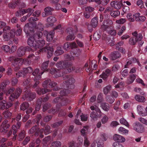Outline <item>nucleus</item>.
<instances>
[{"instance_id":"nucleus-1","label":"nucleus","mask_w":147,"mask_h":147,"mask_svg":"<svg viewBox=\"0 0 147 147\" xmlns=\"http://www.w3.org/2000/svg\"><path fill=\"white\" fill-rule=\"evenodd\" d=\"M42 32H37L36 34L28 38V45L34 49H40V52L43 51L44 48H41L45 45V41L42 39Z\"/></svg>"},{"instance_id":"nucleus-2","label":"nucleus","mask_w":147,"mask_h":147,"mask_svg":"<svg viewBox=\"0 0 147 147\" xmlns=\"http://www.w3.org/2000/svg\"><path fill=\"white\" fill-rule=\"evenodd\" d=\"M49 63V61H46L42 63L41 69V70L42 72H40L39 69H35L32 73L33 75L35 76L34 80L35 84L33 86V88L36 87L39 84V82L38 80L41 78V76L44 72L46 70ZM47 70L48 71V70L47 69Z\"/></svg>"},{"instance_id":"nucleus-3","label":"nucleus","mask_w":147,"mask_h":147,"mask_svg":"<svg viewBox=\"0 0 147 147\" xmlns=\"http://www.w3.org/2000/svg\"><path fill=\"white\" fill-rule=\"evenodd\" d=\"M34 55H30L28 57L27 60L21 58H16L14 57H10L9 60L11 61L13 60L12 64L15 67L14 69L17 70L20 68V66L23 63L26 64H28L30 62V61L29 59L32 57L33 58L34 57Z\"/></svg>"},{"instance_id":"nucleus-4","label":"nucleus","mask_w":147,"mask_h":147,"mask_svg":"<svg viewBox=\"0 0 147 147\" xmlns=\"http://www.w3.org/2000/svg\"><path fill=\"white\" fill-rule=\"evenodd\" d=\"M10 29V28L9 26H5L3 29V39L5 41H8L11 38L14 37L15 35V30L14 29L11 30L9 33L8 32Z\"/></svg>"},{"instance_id":"nucleus-5","label":"nucleus","mask_w":147,"mask_h":147,"mask_svg":"<svg viewBox=\"0 0 147 147\" xmlns=\"http://www.w3.org/2000/svg\"><path fill=\"white\" fill-rule=\"evenodd\" d=\"M34 10L31 8H28L26 9H21L18 11L16 13V16H19L21 15L28 13V14L25 16H24L21 19V21L22 22H24L26 20L27 18L29 17L33 13Z\"/></svg>"},{"instance_id":"nucleus-6","label":"nucleus","mask_w":147,"mask_h":147,"mask_svg":"<svg viewBox=\"0 0 147 147\" xmlns=\"http://www.w3.org/2000/svg\"><path fill=\"white\" fill-rule=\"evenodd\" d=\"M14 89L13 88H11L8 90L5 93L6 95H8L9 94H11L9 97V99L11 101L13 100L15 98H18L20 95L21 92V89L20 88H18L15 91V94L14 93L12 94L14 91Z\"/></svg>"},{"instance_id":"nucleus-7","label":"nucleus","mask_w":147,"mask_h":147,"mask_svg":"<svg viewBox=\"0 0 147 147\" xmlns=\"http://www.w3.org/2000/svg\"><path fill=\"white\" fill-rule=\"evenodd\" d=\"M56 66L59 69H62L66 67V69L67 70V72H71L72 70H74L75 67H74L72 65H65V64L63 62L60 61L57 63L56 64Z\"/></svg>"},{"instance_id":"nucleus-8","label":"nucleus","mask_w":147,"mask_h":147,"mask_svg":"<svg viewBox=\"0 0 147 147\" xmlns=\"http://www.w3.org/2000/svg\"><path fill=\"white\" fill-rule=\"evenodd\" d=\"M97 101L98 103H101L100 107L104 111H107L109 110V105L105 102H102L103 101V100L101 98V94L98 95L97 98Z\"/></svg>"},{"instance_id":"nucleus-9","label":"nucleus","mask_w":147,"mask_h":147,"mask_svg":"<svg viewBox=\"0 0 147 147\" xmlns=\"http://www.w3.org/2000/svg\"><path fill=\"white\" fill-rule=\"evenodd\" d=\"M34 26L33 24L29 23L26 24L24 28V31L27 36L31 35L33 30V27Z\"/></svg>"},{"instance_id":"nucleus-10","label":"nucleus","mask_w":147,"mask_h":147,"mask_svg":"<svg viewBox=\"0 0 147 147\" xmlns=\"http://www.w3.org/2000/svg\"><path fill=\"white\" fill-rule=\"evenodd\" d=\"M113 24V21L111 20H107L104 21L101 25V28L104 30H106L110 27H113L112 25Z\"/></svg>"},{"instance_id":"nucleus-11","label":"nucleus","mask_w":147,"mask_h":147,"mask_svg":"<svg viewBox=\"0 0 147 147\" xmlns=\"http://www.w3.org/2000/svg\"><path fill=\"white\" fill-rule=\"evenodd\" d=\"M32 50L30 48L28 47L26 48L22 47L18 50V54L19 57H22L25 53L26 51H30Z\"/></svg>"},{"instance_id":"nucleus-12","label":"nucleus","mask_w":147,"mask_h":147,"mask_svg":"<svg viewBox=\"0 0 147 147\" xmlns=\"http://www.w3.org/2000/svg\"><path fill=\"white\" fill-rule=\"evenodd\" d=\"M110 5L112 7H113L115 9H119L122 7L123 4L121 1H114L111 3Z\"/></svg>"},{"instance_id":"nucleus-13","label":"nucleus","mask_w":147,"mask_h":147,"mask_svg":"<svg viewBox=\"0 0 147 147\" xmlns=\"http://www.w3.org/2000/svg\"><path fill=\"white\" fill-rule=\"evenodd\" d=\"M113 140L117 142L123 143L125 142V139L123 136L115 134L113 136Z\"/></svg>"},{"instance_id":"nucleus-14","label":"nucleus","mask_w":147,"mask_h":147,"mask_svg":"<svg viewBox=\"0 0 147 147\" xmlns=\"http://www.w3.org/2000/svg\"><path fill=\"white\" fill-rule=\"evenodd\" d=\"M9 126V124L8 123L7 121H3L1 126L0 131L1 132L5 133L7 131V129Z\"/></svg>"},{"instance_id":"nucleus-15","label":"nucleus","mask_w":147,"mask_h":147,"mask_svg":"<svg viewBox=\"0 0 147 147\" xmlns=\"http://www.w3.org/2000/svg\"><path fill=\"white\" fill-rule=\"evenodd\" d=\"M12 105V104L10 102L6 103L5 100L0 102V107L2 109H6L9 108Z\"/></svg>"},{"instance_id":"nucleus-16","label":"nucleus","mask_w":147,"mask_h":147,"mask_svg":"<svg viewBox=\"0 0 147 147\" xmlns=\"http://www.w3.org/2000/svg\"><path fill=\"white\" fill-rule=\"evenodd\" d=\"M43 33L45 35L47 36V40L48 41L50 42L52 40L54 34L53 31H50L48 33L47 31H45L43 32Z\"/></svg>"},{"instance_id":"nucleus-17","label":"nucleus","mask_w":147,"mask_h":147,"mask_svg":"<svg viewBox=\"0 0 147 147\" xmlns=\"http://www.w3.org/2000/svg\"><path fill=\"white\" fill-rule=\"evenodd\" d=\"M144 107L140 105H138V115L141 116H146V113L144 110Z\"/></svg>"},{"instance_id":"nucleus-18","label":"nucleus","mask_w":147,"mask_h":147,"mask_svg":"<svg viewBox=\"0 0 147 147\" xmlns=\"http://www.w3.org/2000/svg\"><path fill=\"white\" fill-rule=\"evenodd\" d=\"M53 9L49 7L45 8L44 9L45 12L42 13V16L43 17H46L51 14V12L53 11Z\"/></svg>"},{"instance_id":"nucleus-19","label":"nucleus","mask_w":147,"mask_h":147,"mask_svg":"<svg viewBox=\"0 0 147 147\" xmlns=\"http://www.w3.org/2000/svg\"><path fill=\"white\" fill-rule=\"evenodd\" d=\"M50 81H51L50 80H47L45 81L43 84V87H47V84L49 83V84L48 85V87L49 88H52L56 86V84L54 82H50Z\"/></svg>"},{"instance_id":"nucleus-20","label":"nucleus","mask_w":147,"mask_h":147,"mask_svg":"<svg viewBox=\"0 0 147 147\" xmlns=\"http://www.w3.org/2000/svg\"><path fill=\"white\" fill-rule=\"evenodd\" d=\"M81 133L82 135L84 136L86 135L87 132H90L89 127L88 125H86L83 127V128L81 130Z\"/></svg>"},{"instance_id":"nucleus-21","label":"nucleus","mask_w":147,"mask_h":147,"mask_svg":"<svg viewBox=\"0 0 147 147\" xmlns=\"http://www.w3.org/2000/svg\"><path fill=\"white\" fill-rule=\"evenodd\" d=\"M46 49L47 51V57L49 58L50 57L53 55V49L52 47H46L45 49V51H46Z\"/></svg>"},{"instance_id":"nucleus-22","label":"nucleus","mask_w":147,"mask_h":147,"mask_svg":"<svg viewBox=\"0 0 147 147\" xmlns=\"http://www.w3.org/2000/svg\"><path fill=\"white\" fill-rule=\"evenodd\" d=\"M110 70L109 69H107L104 72H103L100 75V77L103 79H105L107 78L110 74Z\"/></svg>"},{"instance_id":"nucleus-23","label":"nucleus","mask_w":147,"mask_h":147,"mask_svg":"<svg viewBox=\"0 0 147 147\" xmlns=\"http://www.w3.org/2000/svg\"><path fill=\"white\" fill-rule=\"evenodd\" d=\"M120 57V55L118 52H115L112 53L110 56L111 59L112 60L116 59Z\"/></svg>"},{"instance_id":"nucleus-24","label":"nucleus","mask_w":147,"mask_h":147,"mask_svg":"<svg viewBox=\"0 0 147 147\" xmlns=\"http://www.w3.org/2000/svg\"><path fill=\"white\" fill-rule=\"evenodd\" d=\"M118 131L119 133L125 135H127L129 132L128 130L122 127L119 128Z\"/></svg>"},{"instance_id":"nucleus-25","label":"nucleus","mask_w":147,"mask_h":147,"mask_svg":"<svg viewBox=\"0 0 147 147\" xmlns=\"http://www.w3.org/2000/svg\"><path fill=\"white\" fill-rule=\"evenodd\" d=\"M105 30L107 31L108 33L111 35L115 36L116 34V31L114 29V27H110Z\"/></svg>"},{"instance_id":"nucleus-26","label":"nucleus","mask_w":147,"mask_h":147,"mask_svg":"<svg viewBox=\"0 0 147 147\" xmlns=\"http://www.w3.org/2000/svg\"><path fill=\"white\" fill-rule=\"evenodd\" d=\"M136 79V76L134 74L131 75L127 79V82L128 84L132 83Z\"/></svg>"},{"instance_id":"nucleus-27","label":"nucleus","mask_w":147,"mask_h":147,"mask_svg":"<svg viewBox=\"0 0 147 147\" xmlns=\"http://www.w3.org/2000/svg\"><path fill=\"white\" fill-rule=\"evenodd\" d=\"M65 80H67L69 83L70 84H72L75 82V80L71 76H68V75L65 76Z\"/></svg>"},{"instance_id":"nucleus-28","label":"nucleus","mask_w":147,"mask_h":147,"mask_svg":"<svg viewBox=\"0 0 147 147\" xmlns=\"http://www.w3.org/2000/svg\"><path fill=\"white\" fill-rule=\"evenodd\" d=\"M124 42L123 41H121L118 43L116 45L117 47V49L118 48V49L121 52L123 53L125 52V50L123 49L122 48L119 47V46H121L123 45Z\"/></svg>"},{"instance_id":"nucleus-29","label":"nucleus","mask_w":147,"mask_h":147,"mask_svg":"<svg viewBox=\"0 0 147 147\" xmlns=\"http://www.w3.org/2000/svg\"><path fill=\"white\" fill-rule=\"evenodd\" d=\"M57 21V19L55 18L52 16L49 17L47 19V22L49 24H52Z\"/></svg>"},{"instance_id":"nucleus-30","label":"nucleus","mask_w":147,"mask_h":147,"mask_svg":"<svg viewBox=\"0 0 147 147\" xmlns=\"http://www.w3.org/2000/svg\"><path fill=\"white\" fill-rule=\"evenodd\" d=\"M98 19L97 18H94L92 19L91 21V25L94 28L96 27L98 24Z\"/></svg>"},{"instance_id":"nucleus-31","label":"nucleus","mask_w":147,"mask_h":147,"mask_svg":"<svg viewBox=\"0 0 147 147\" xmlns=\"http://www.w3.org/2000/svg\"><path fill=\"white\" fill-rule=\"evenodd\" d=\"M32 69L30 67L24 68L23 70V73H24L25 75L27 74L32 72Z\"/></svg>"},{"instance_id":"nucleus-32","label":"nucleus","mask_w":147,"mask_h":147,"mask_svg":"<svg viewBox=\"0 0 147 147\" xmlns=\"http://www.w3.org/2000/svg\"><path fill=\"white\" fill-rule=\"evenodd\" d=\"M110 14L112 16L115 18L120 15V13L118 11H113L111 12Z\"/></svg>"},{"instance_id":"nucleus-33","label":"nucleus","mask_w":147,"mask_h":147,"mask_svg":"<svg viewBox=\"0 0 147 147\" xmlns=\"http://www.w3.org/2000/svg\"><path fill=\"white\" fill-rule=\"evenodd\" d=\"M106 100L107 102L112 103L114 101L115 99L113 97L109 96H107L106 97Z\"/></svg>"},{"instance_id":"nucleus-34","label":"nucleus","mask_w":147,"mask_h":147,"mask_svg":"<svg viewBox=\"0 0 147 147\" xmlns=\"http://www.w3.org/2000/svg\"><path fill=\"white\" fill-rule=\"evenodd\" d=\"M49 91V90H48V89L45 90V89H41L40 88H39L38 89L37 92L38 94L40 95L42 94H45Z\"/></svg>"},{"instance_id":"nucleus-35","label":"nucleus","mask_w":147,"mask_h":147,"mask_svg":"<svg viewBox=\"0 0 147 147\" xmlns=\"http://www.w3.org/2000/svg\"><path fill=\"white\" fill-rule=\"evenodd\" d=\"M120 122L122 124L128 127H129V125L128 122L123 118H121L120 119Z\"/></svg>"},{"instance_id":"nucleus-36","label":"nucleus","mask_w":147,"mask_h":147,"mask_svg":"<svg viewBox=\"0 0 147 147\" xmlns=\"http://www.w3.org/2000/svg\"><path fill=\"white\" fill-rule=\"evenodd\" d=\"M82 50L78 48L74 50L73 51V54L76 56L77 57L81 53Z\"/></svg>"},{"instance_id":"nucleus-37","label":"nucleus","mask_w":147,"mask_h":147,"mask_svg":"<svg viewBox=\"0 0 147 147\" xmlns=\"http://www.w3.org/2000/svg\"><path fill=\"white\" fill-rule=\"evenodd\" d=\"M29 107V104L27 102H25L22 104L20 106V109L23 111L25 110Z\"/></svg>"},{"instance_id":"nucleus-38","label":"nucleus","mask_w":147,"mask_h":147,"mask_svg":"<svg viewBox=\"0 0 147 147\" xmlns=\"http://www.w3.org/2000/svg\"><path fill=\"white\" fill-rule=\"evenodd\" d=\"M111 89V86L110 85H108L105 87L103 90V92L104 94H107L110 90Z\"/></svg>"},{"instance_id":"nucleus-39","label":"nucleus","mask_w":147,"mask_h":147,"mask_svg":"<svg viewBox=\"0 0 147 147\" xmlns=\"http://www.w3.org/2000/svg\"><path fill=\"white\" fill-rule=\"evenodd\" d=\"M63 51L61 49L60 47H58L57 48V50L55 51V54L56 55H59L63 54Z\"/></svg>"},{"instance_id":"nucleus-40","label":"nucleus","mask_w":147,"mask_h":147,"mask_svg":"<svg viewBox=\"0 0 147 147\" xmlns=\"http://www.w3.org/2000/svg\"><path fill=\"white\" fill-rule=\"evenodd\" d=\"M80 146V144H78L72 141L69 143V147H79Z\"/></svg>"},{"instance_id":"nucleus-41","label":"nucleus","mask_w":147,"mask_h":147,"mask_svg":"<svg viewBox=\"0 0 147 147\" xmlns=\"http://www.w3.org/2000/svg\"><path fill=\"white\" fill-rule=\"evenodd\" d=\"M100 34L99 32H95L93 35L94 38L96 40H98L100 38Z\"/></svg>"},{"instance_id":"nucleus-42","label":"nucleus","mask_w":147,"mask_h":147,"mask_svg":"<svg viewBox=\"0 0 147 147\" xmlns=\"http://www.w3.org/2000/svg\"><path fill=\"white\" fill-rule=\"evenodd\" d=\"M126 20L125 18H121L116 21V23L118 24H123L125 22Z\"/></svg>"},{"instance_id":"nucleus-43","label":"nucleus","mask_w":147,"mask_h":147,"mask_svg":"<svg viewBox=\"0 0 147 147\" xmlns=\"http://www.w3.org/2000/svg\"><path fill=\"white\" fill-rule=\"evenodd\" d=\"M91 109L92 110H95L97 113L99 114L101 112L99 108L96 105L91 106L90 107Z\"/></svg>"},{"instance_id":"nucleus-44","label":"nucleus","mask_w":147,"mask_h":147,"mask_svg":"<svg viewBox=\"0 0 147 147\" xmlns=\"http://www.w3.org/2000/svg\"><path fill=\"white\" fill-rule=\"evenodd\" d=\"M100 115V116H98L99 117H100L101 116ZM90 117L94 120H96L97 119V118L98 117L97 115L96 114L94 111L92 112L90 114Z\"/></svg>"},{"instance_id":"nucleus-45","label":"nucleus","mask_w":147,"mask_h":147,"mask_svg":"<svg viewBox=\"0 0 147 147\" xmlns=\"http://www.w3.org/2000/svg\"><path fill=\"white\" fill-rule=\"evenodd\" d=\"M61 146L60 142L57 141L52 143L51 147H60Z\"/></svg>"},{"instance_id":"nucleus-46","label":"nucleus","mask_w":147,"mask_h":147,"mask_svg":"<svg viewBox=\"0 0 147 147\" xmlns=\"http://www.w3.org/2000/svg\"><path fill=\"white\" fill-rule=\"evenodd\" d=\"M142 38V35L140 33L138 34V44H139L140 46H141L144 43L143 41L141 40Z\"/></svg>"},{"instance_id":"nucleus-47","label":"nucleus","mask_w":147,"mask_h":147,"mask_svg":"<svg viewBox=\"0 0 147 147\" xmlns=\"http://www.w3.org/2000/svg\"><path fill=\"white\" fill-rule=\"evenodd\" d=\"M96 143L97 144V147H103V143L102 140H100L99 138H98L96 140Z\"/></svg>"},{"instance_id":"nucleus-48","label":"nucleus","mask_w":147,"mask_h":147,"mask_svg":"<svg viewBox=\"0 0 147 147\" xmlns=\"http://www.w3.org/2000/svg\"><path fill=\"white\" fill-rule=\"evenodd\" d=\"M109 119V117L105 115L102 118L101 121L102 124H105L108 122Z\"/></svg>"},{"instance_id":"nucleus-49","label":"nucleus","mask_w":147,"mask_h":147,"mask_svg":"<svg viewBox=\"0 0 147 147\" xmlns=\"http://www.w3.org/2000/svg\"><path fill=\"white\" fill-rule=\"evenodd\" d=\"M126 28L125 26H123L121 29L118 32L117 34L119 36L121 35L123 32L126 30Z\"/></svg>"},{"instance_id":"nucleus-50","label":"nucleus","mask_w":147,"mask_h":147,"mask_svg":"<svg viewBox=\"0 0 147 147\" xmlns=\"http://www.w3.org/2000/svg\"><path fill=\"white\" fill-rule=\"evenodd\" d=\"M4 116L6 118L10 117L11 115V113L8 111H5L3 114Z\"/></svg>"},{"instance_id":"nucleus-51","label":"nucleus","mask_w":147,"mask_h":147,"mask_svg":"<svg viewBox=\"0 0 147 147\" xmlns=\"http://www.w3.org/2000/svg\"><path fill=\"white\" fill-rule=\"evenodd\" d=\"M144 131V126L143 125L138 123V132L142 133Z\"/></svg>"},{"instance_id":"nucleus-52","label":"nucleus","mask_w":147,"mask_h":147,"mask_svg":"<svg viewBox=\"0 0 147 147\" xmlns=\"http://www.w3.org/2000/svg\"><path fill=\"white\" fill-rule=\"evenodd\" d=\"M126 17L130 22H133L135 21L134 18L132 17V15L131 13H128L126 16Z\"/></svg>"},{"instance_id":"nucleus-53","label":"nucleus","mask_w":147,"mask_h":147,"mask_svg":"<svg viewBox=\"0 0 147 147\" xmlns=\"http://www.w3.org/2000/svg\"><path fill=\"white\" fill-rule=\"evenodd\" d=\"M75 38V36L73 33L71 32V34L68 36L67 37V40H72Z\"/></svg>"},{"instance_id":"nucleus-54","label":"nucleus","mask_w":147,"mask_h":147,"mask_svg":"<svg viewBox=\"0 0 147 147\" xmlns=\"http://www.w3.org/2000/svg\"><path fill=\"white\" fill-rule=\"evenodd\" d=\"M138 40V39L135 38H131L129 40V43L131 45H133L135 44Z\"/></svg>"},{"instance_id":"nucleus-55","label":"nucleus","mask_w":147,"mask_h":147,"mask_svg":"<svg viewBox=\"0 0 147 147\" xmlns=\"http://www.w3.org/2000/svg\"><path fill=\"white\" fill-rule=\"evenodd\" d=\"M77 47L78 46L80 48H83L84 47V44L83 42L79 40H76Z\"/></svg>"},{"instance_id":"nucleus-56","label":"nucleus","mask_w":147,"mask_h":147,"mask_svg":"<svg viewBox=\"0 0 147 147\" xmlns=\"http://www.w3.org/2000/svg\"><path fill=\"white\" fill-rule=\"evenodd\" d=\"M1 49L5 52H9L10 50V48L9 46L7 45H4L1 47Z\"/></svg>"},{"instance_id":"nucleus-57","label":"nucleus","mask_w":147,"mask_h":147,"mask_svg":"<svg viewBox=\"0 0 147 147\" xmlns=\"http://www.w3.org/2000/svg\"><path fill=\"white\" fill-rule=\"evenodd\" d=\"M138 84H140L141 87L143 88L145 87L146 85L142 79L138 77Z\"/></svg>"},{"instance_id":"nucleus-58","label":"nucleus","mask_w":147,"mask_h":147,"mask_svg":"<svg viewBox=\"0 0 147 147\" xmlns=\"http://www.w3.org/2000/svg\"><path fill=\"white\" fill-rule=\"evenodd\" d=\"M42 100V99L40 98L38 99L37 100L38 102V105L36 107L35 110L38 111L39 110L41 106V101Z\"/></svg>"},{"instance_id":"nucleus-59","label":"nucleus","mask_w":147,"mask_h":147,"mask_svg":"<svg viewBox=\"0 0 147 147\" xmlns=\"http://www.w3.org/2000/svg\"><path fill=\"white\" fill-rule=\"evenodd\" d=\"M112 147H124V146L121 144L115 142L113 144Z\"/></svg>"},{"instance_id":"nucleus-60","label":"nucleus","mask_w":147,"mask_h":147,"mask_svg":"<svg viewBox=\"0 0 147 147\" xmlns=\"http://www.w3.org/2000/svg\"><path fill=\"white\" fill-rule=\"evenodd\" d=\"M124 83L123 82H121L119 84H118L115 86V87L116 88H119L121 90L123 89V87Z\"/></svg>"},{"instance_id":"nucleus-61","label":"nucleus","mask_w":147,"mask_h":147,"mask_svg":"<svg viewBox=\"0 0 147 147\" xmlns=\"http://www.w3.org/2000/svg\"><path fill=\"white\" fill-rule=\"evenodd\" d=\"M18 3L19 1H18L14 3H10L9 5V7L12 8H14L15 7L16 5Z\"/></svg>"},{"instance_id":"nucleus-62","label":"nucleus","mask_w":147,"mask_h":147,"mask_svg":"<svg viewBox=\"0 0 147 147\" xmlns=\"http://www.w3.org/2000/svg\"><path fill=\"white\" fill-rule=\"evenodd\" d=\"M70 43L67 42L65 43L63 46V48L66 50H67L70 47Z\"/></svg>"},{"instance_id":"nucleus-63","label":"nucleus","mask_w":147,"mask_h":147,"mask_svg":"<svg viewBox=\"0 0 147 147\" xmlns=\"http://www.w3.org/2000/svg\"><path fill=\"white\" fill-rule=\"evenodd\" d=\"M90 142L88 140L86 137H84V146L86 147H87L89 145Z\"/></svg>"},{"instance_id":"nucleus-64","label":"nucleus","mask_w":147,"mask_h":147,"mask_svg":"<svg viewBox=\"0 0 147 147\" xmlns=\"http://www.w3.org/2000/svg\"><path fill=\"white\" fill-rule=\"evenodd\" d=\"M138 120L142 123L147 125V120L142 117H140L138 119Z\"/></svg>"}]
</instances>
